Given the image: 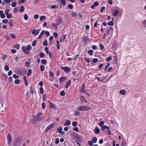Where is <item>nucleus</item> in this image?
I'll use <instances>...</instances> for the list:
<instances>
[{
	"mask_svg": "<svg viewBox=\"0 0 146 146\" xmlns=\"http://www.w3.org/2000/svg\"><path fill=\"white\" fill-rule=\"evenodd\" d=\"M17 73V74L21 75L23 76L25 75L27 72V70L23 68H17L16 69Z\"/></svg>",
	"mask_w": 146,
	"mask_h": 146,
	"instance_id": "1",
	"label": "nucleus"
},
{
	"mask_svg": "<svg viewBox=\"0 0 146 146\" xmlns=\"http://www.w3.org/2000/svg\"><path fill=\"white\" fill-rule=\"evenodd\" d=\"M77 109L79 111H86L90 110L91 108L88 106H80L77 108Z\"/></svg>",
	"mask_w": 146,
	"mask_h": 146,
	"instance_id": "2",
	"label": "nucleus"
},
{
	"mask_svg": "<svg viewBox=\"0 0 146 146\" xmlns=\"http://www.w3.org/2000/svg\"><path fill=\"white\" fill-rule=\"evenodd\" d=\"M32 47L31 45H27L26 47L25 46H23L22 47V49L23 52H25L26 54L28 53L29 52H28L27 50H31Z\"/></svg>",
	"mask_w": 146,
	"mask_h": 146,
	"instance_id": "3",
	"label": "nucleus"
},
{
	"mask_svg": "<svg viewBox=\"0 0 146 146\" xmlns=\"http://www.w3.org/2000/svg\"><path fill=\"white\" fill-rule=\"evenodd\" d=\"M71 136L74 139L78 140L80 138V135L76 132H73L72 133Z\"/></svg>",
	"mask_w": 146,
	"mask_h": 146,
	"instance_id": "4",
	"label": "nucleus"
},
{
	"mask_svg": "<svg viewBox=\"0 0 146 146\" xmlns=\"http://www.w3.org/2000/svg\"><path fill=\"white\" fill-rule=\"evenodd\" d=\"M7 141L8 145H10L12 142L11 137L10 134H8L7 136Z\"/></svg>",
	"mask_w": 146,
	"mask_h": 146,
	"instance_id": "5",
	"label": "nucleus"
},
{
	"mask_svg": "<svg viewBox=\"0 0 146 146\" xmlns=\"http://www.w3.org/2000/svg\"><path fill=\"white\" fill-rule=\"evenodd\" d=\"M40 29H37L36 30L33 29L31 32L32 34L36 36L38 35L40 31Z\"/></svg>",
	"mask_w": 146,
	"mask_h": 146,
	"instance_id": "6",
	"label": "nucleus"
},
{
	"mask_svg": "<svg viewBox=\"0 0 146 146\" xmlns=\"http://www.w3.org/2000/svg\"><path fill=\"white\" fill-rule=\"evenodd\" d=\"M60 69H63L64 72L66 73H68L70 71V68L68 67H61Z\"/></svg>",
	"mask_w": 146,
	"mask_h": 146,
	"instance_id": "7",
	"label": "nucleus"
},
{
	"mask_svg": "<svg viewBox=\"0 0 146 146\" xmlns=\"http://www.w3.org/2000/svg\"><path fill=\"white\" fill-rule=\"evenodd\" d=\"M42 114L41 113H38L36 117V119L37 120L40 121L42 119V117L41 116Z\"/></svg>",
	"mask_w": 146,
	"mask_h": 146,
	"instance_id": "8",
	"label": "nucleus"
},
{
	"mask_svg": "<svg viewBox=\"0 0 146 146\" xmlns=\"http://www.w3.org/2000/svg\"><path fill=\"white\" fill-rule=\"evenodd\" d=\"M19 138H17V139H16L14 140L13 141L12 145H13V146H16L17 144V143L19 142Z\"/></svg>",
	"mask_w": 146,
	"mask_h": 146,
	"instance_id": "9",
	"label": "nucleus"
},
{
	"mask_svg": "<svg viewBox=\"0 0 146 146\" xmlns=\"http://www.w3.org/2000/svg\"><path fill=\"white\" fill-rule=\"evenodd\" d=\"M85 85L84 84H82V88L80 90V92H82L83 93H85L86 92V91L85 90L84 88Z\"/></svg>",
	"mask_w": 146,
	"mask_h": 146,
	"instance_id": "10",
	"label": "nucleus"
},
{
	"mask_svg": "<svg viewBox=\"0 0 146 146\" xmlns=\"http://www.w3.org/2000/svg\"><path fill=\"white\" fill-rule=\"evenodd\" d=\"M98 5L99 3L98 1L95 2L94 3V4L92 5L91 8L92 9H94L95 7L98 6Z\"/></svg>",
	"mask_w": 146,
	"mask_h": 146,
	"instance_id": "11",
	"label": "nucleus"
},
{
	"mask_svg": "<svg viewBox=\"0 0 146 146\" xmlns=\"http://www.w3.org/2000/svg\"><path fill=\"white\" fill-rule=\"evenodd\" d=\"M71 82V81L70 80H68L65 85V88H67L70 85Z\"/></svg>",
	"mask_w": 146,
	"mask_h": 146,
	"instance_id": "12",
	"label": "nucleus"
},
{
	"mask_svg": "<svg viewBox=\"0 0 146 146\" xmlns=\"http://www.w3.org/2000/svg\"><path fill=\"white\" fill-rule=\"evenodd\" d=\"M106 129H109L110 128L108 126L105 125H104L101 127V130L102 131H104Z\"/></svg>",
	"mask_w": 146,
	"mask_h": 146,
	"instance_id": "13",
	"label": "nucleus"
},
{
	"mask_svg": "<svg viewBox=\"0 0 146 146\" xmlns=\"http://www.w3.org/2000/svg\"><path fill=\"white\" fill-rule=\"evenodd\" d=\"M66 35L63 34V36H62L60 38V42H63L64 41L65 39L66 38Z\"/></svg>",
	"mask_w": 146,
	"mask_h": 146,
	"instance_id": "14",
	"label": "nucleus"
},
{
	"mask_svg": "<svg viewBox=\"0 0 146 146\" xmlns=\"http://www.w3.org/2000/svg\"><path fill=\"white\" fill-rule=\"evenodd\" d=\"M63 21V19L62 17H59L58 19V22L57 23L59 25H60Z\"/></svg>",
	"mask_w": 146,
	"mask_h": 146,
	"instance_id": "15",
	"label": "nucleus"
},
{
	"mask_svg": "<svg viewBox=\"0 0 146 146\" xmlns=\"http://www.w3.org/2000/svg\"><path fill=\"white\" fill-rule=\"evenodd\" d=\"M81 101L82 102H84L86 103H87V100L84 98V96H80V98Z\"/></svg>",
	"mask_w": 146,
	"mask_h": 146,
	"instance_id": "16",
	"label": "nucleus"
},
{
	"mask_svg": "<svg viewBox=\"0 0 146 146\" xmlns=\"http://www.w3.org/2000/svg\"><path fill=\"white\" fill-rule=\"evenodd\" d=\"M100 132V129L97 127H96L95 129L94 132L96 134H98Z\"/></svg>",
	"mask_w": 146,
	"mask_h": 146,
	"instance_id": "17",
	"label": "nucleus"
},
{
	"mask_svg": "<svg viewBox=\"0 0 146 146\" xmlns=\"http://www.w3.org/2000/svg\"><path fill=\"white\" fill-rule=\"evenodd\" d=\"M0 16L1 17L2 19H3L5 17V15L3 13V11H0Z\"/></svg>",
	"mask_w": 146,
	"mask_h": 146,
	"instance_id": "18",
	"label": "nucleus"
},
{
	"mask_svg": "<svg viewBox=\"0 0 146 146\" xmlns=\"http://www.w3.org/2000/svg\"><path fill=\"white\" fill-rule=\"evenodd\" d=\"M70 124V121L68 120H66L64 124V125L65 126H68Z\"/></svg>",
	"mask_w": 146,
	"mask_h": 146,
	"instance_id": "19",
	"label": "nucleus"
},
{
	"mask_svg": "<svg viewBox=\"0 0 146 146\" xmlns=\"http://www.w3.org/2000/svg\"><path fill=\"white\" fill-rule=\"evenodd\" d=\"M66 79V78L65 76H63L59 78V82H61V81H63Z\"/></svg>",
	"mask_w": 146,
	"mask_h": 146,
	"instance_id": "20",
	"label": "nucleus"
},
{
	"mask_svg": "<svg viewBox=\"0 0 146 146\" xmlns=\"http://www.w3.org/2000/svg\"><path fill=\"white\" fill-rule=\"evenodd\" d=\"M119 11L117 10H116L115 11L113 12V16L114 17L116 16L118 14Z\"/></svg>",
	"mask_w": 146,
	"mask_h": 146,
	"instance_id": "21",
	"label": "nucleus"
},
{
	"mask_svg": "<svg viewBox=\"0 0 146 146\" xmlns=\"http://www.w3.org/2000/svg\"><path fill=\"white\" fill-rule=\"evenodd\" d=\"M88 36H85L83 37V40L84 42H87V41L88 40Z\"/></svg>",
	"mask_w": 146,
	"mask_h": 146,
	"instance_id": "22",
	"label": "nucleus"
},
{
	"mask_svg": "<svg viewBox=\"0 0 146 146\" xmlns=\"http://www.w3.org/2000/svg\"><path fill=\"white\" fill-rule=\"evenodd\" d=\"M20 45L19 44H16L13 46L14 48L17 49H19L20 48Z\"/></svg>",
	"mask_w": 146,
	"mask_h": 146,
	"instance_id": "23",
	"label": "nucleus"
},
{
	"mask_svg": "<svg viewBox=\"0 0 146 146\" xmlns=\"http://www.w3.org/2000/svg\"><path fill=\"white\" fill-rule=\"evenodd\" d=\"M96 79H97V80L99 82H103V81L104 80V79L103 77H102V79H101L100 78L98 77H96Z\"/></svg>",
	"mask_w": 146,
	"mask_h": 146,
	"instance_id": "24",
	"label": "nucleus"
},
{
	"mask_svg": "<svg viewBox=\"0 0 146 146\" xmlns=\"http://www.w3.org/2000/svg\"><path fill=\"white\" fill-rule=\"evenodd\" d=\"M59 25L57 23L56 24H55L54 23H53L52 24V26L55 29H57L58 28V25Z\"/></svg>",
	"mask_w": 146,
	"mask_h": 146,
	"instance_id": "25",
	"label": "nucleus"
},
{
	"mask_svg": "<svg viewBox=\"0 0 146 146\" xmlns=\"http://www.w3.org/2000/svg\"><path fill=\"white\" fill-rule=\"evenodd\" d=\"M11 0H3V1L2 2V5L4 4L5 3H9L11 2Z\"/></svg>",
	"mask_w": 146,
	"mask_h": 146,
	"instance_id": "26",
	"label": "nucleus"
},
{
	"mask_svg": "<svg viewBox=\"0 0 146 146\" xmlns=\"http://www.w3.org/2000/svg\"><path fill=\"white\" fill-rule=\"evenodd\" d=\"M62 127H60L57 129V131L59 133H61L62 132Z\"/></svg>",
	"mask_w": 146,
	"mask_h": 146,
	"instance_id": "27",
	"label": "nucleus"
},
{
	"mask_svg": "<svg viewBox=\"0 0 146 146\" xmlns=\"http://www.w3.org/2000/svg\"><path fill=\"white\" fill-rule=\"evenodd\" d=\"M80 115V113L78 111H75L74 112V115L75 116L79 115Z\"/></svg>",
	"mask_w": 146,
	"mask_h": 146,
	"instance_id": "28",
	"label": "nucleus"
},
{
	"mask_svg": "<svg viewBox=\"0 0 146 146\" xmlns=\"http://www.w3.org/2000/svg\"><path fill=\"white\" fill-rule=\"evenodd\" d=\"M19 10V11L20 12H21V13L23 12L24 10V7H23V6H21V7Z\"/></svg>",
	"mask_w": 146,
	"mask_h": 146,
	"instance_id": "29",
	"label": "nucleus"
},
{
	"mask_svg": "<svg viewBox=\"0 0 146 146\" xmlns=\"http://www.w3.org/2000/svg\"><path fill=\"white\" fill-rule=\"evenodd\" d=\"M125 91L124 90H122L120 91L119 93H120L122 95H124L125 94Z\"/></svg>",
	"mask_w": 146,
	"mask_h": 146,
	"instance_id": "30",
	"label": "nucleus"
},
{
	"mask_svg": "<svg viewBox=\"0 0 146 146\" xmlns=\"http://www.w3.org/2000/svg\"><path fill=\"white\" fill-rule=\"evenodd\" d=\"M92 141L94 143H96L97 141V138L95 137H93L92 139Z\"/></svg>",
	"mask_w": 146,
	"mask_h": 146,
	"instance_id": "31",
	"label": "nucleus"
},
{
	"mask_svg": "<svg viewBox=\"0 0 146 146\" xmlns=\"http://www.w3.org/2000/svg\"><path fill=\"white\" fill-rule=\"evenodd\" d=\"M7 16V17L8 19H11L12 17V15L11 14L8 13L6 15Z\"/></svg>",
	"mask_w": 146,
	"mask_h": 146,
	"instance_id": "32",
	"label": "nucleus"
},
{
	"mask_svg": "<svg viewBox=\"0 0 146 146\" xmlns=\"http://www.w3.org/2000/svg\"><path fill=\"white\" fill-rule=\"evenodd\" d=\"M41 63L44 65H45L46 63V61L45 59L41 60Z\"/></svg>",
	"mask_w": 146,
	"mask_h": 146,
	"instance_id": "33",
	"label": "nucleus"
},
{
	"mask_svg": "<svg viewBox=\"0 0 146 146\" xmlns=\"http://www.w3.org/2000/svg\"><path fill=\"white\" fill-rule=\"evenodd\" d=\"M40 94H43L44 92V91L43 89V88L41 87H40Z\"/></svg>",
	"mask_w": 146,
	"mask_h": 146,
	"instance_id": "34",
	"label": "nucleus"
},
{
	"mask_svg": "<svg viewBox=\"0 0 146 146\" xmlns=\"http://www.w3.org/2000/svg\"><path fill=\"white\" fill-rule=\"evenodd\" d=\"M93 51L92 50H90L88 51V53L90 55V56H92L93 54Z\"/></svg>",
	"mask_w": 146,
	"mask_h": 146,
	"instance_id": "35",
	"label": "nucleus"
},
{
	"mask_svg": "<svg viewBox=\"0 0 146 146\" xmlns=\"http://www.w3.org/2000/svg\"><path fill=\"white\" fill-rule=\"evenodd\" d=\"M40 70L42 72L44 70V67L42 65H41L40 66Z\"/></svg>",
	"mask_w": 146,
	"mask_h": 146,
	"instance_id": "36",
	"label": "nucleus"
},
{
	"mask_svg": "<svg viewBox=\"0 0 146 146\" xmlns=\"http://www.w3.org/2000/svg\"><path fill=\"white\" fill-rule=\"evenodd\" d=\"M46 17L44 16H42L40 18V21H42L44 20Z\"/></svg>",
	"mask_w": 146,
	"mask_h": 146,
	"instance_id": "37",
	"label": "nucleus"
},
{
	"mask_svg": "<svg viewBox=\"0 0 146 146\" xmlns=\"http://www.w3.org/2000/svg\"><path fill=\"white\" fill-rule=\"evenodd\" d=\"M31 72H32L31 70L30 69H29L28 71L27 74V76H29L31 75Z\"/></svg>",
	"mask_w": 146,
	"mask_h": 146,
	"instance_id": "38",
	"label": "nucleus"
},
{
	"mask_svg": "<svg viewBox=\"0 0 146 146\" xmlns=\"http://www.w3.org/2000/svg\"><path fill=\"white\" fill-rule=\"evenodd\" d=\"M108 25L110 26H113L114 25V23L112 21L109 22L108 23Z\"/></svg>",
	"mask_w": 146,
	"mask_h": 146,
	"instance_id": "39",
	"label": "nucleus"
},
{
	"mask_svg": "<svg viewBox=\"0 0 146 146\" xmlns=\"http://www.w3.org/2000/svg\"><path fill=\"white\" fill-rule=\"evenodd\" d=\"M104 121H101L99 123V125L100 126L102 127L104 125H104Z\"/></svg>",
	"mask_w": 146,
	"mask_h": 146,
	"instance_id": "40",
	"label": "nucleus"
},
{
	"mask_svg": "<svg viewBox=\"0 0 146 146\" xmlns=\"http://www.w3.org/2000/svg\"><path fill=\"white\" fill-rule=\"evenodd\" d=\"M50 107L52 109H54L55 108V106L53 105V104L51 103H50Z\"/></svg>",
	"mask_w": 146,
	"mask_h": 146,
	"instance_id": "41",
	"label": "nucleus"
},
{
	"mask_svg": "<svg viewBox=\"0 0 146 146\" xmlns=\"http://www.w3.org/2000/svg\"><path fill=\"white\" fill-rule=\"evenodd\" d=\"M20 81L19 79H16L15 81V83L16 84H19L20 83Z\"/></svg>",
	"mask_w": 146,
	"mask_h": 146,
	"instance_id": "42",
	"label": "nucleus"
},
{
	"mask_svg": "<svg viewBox=\"0 0 146 146\" xmlns=\"http://www.w3.org/2000/svg\"><path fill=\"white\" fill-rule=\"evenodd\" d=\"M45 54L42 52H40V57L42 58L45 56Z\"/></svg>",
	"mask_w": 146,
	"mask_h": 146,
	"instance_id": "43",
	"label": "nucleus"
},
{
	"mask_svg": "<svg viewBox=\"0 0 146 146\" xmlns=\"http://www.w3.org/2000/svg\"><path fill=\"white\" fill-rule=\"evenodd\" d=\"M65 95V93L64 91H62L60 93V95L61 96H64Z\"/></svg>",
	"mask_w": 146,
	"mask_h": 146,
	"instance_id": "44",
	"label": "nucleus"
},
{
	"mask_svg": "<svg viewBox=\"0 0 146 146\" xmlns=\"http://www.w3.org/2000/svg\"><path fill=\"white\" fill-rule=\"evenodd\" d=\"M36 43V40H34L33 41L32 44V45L33 46H35Z\"/></svg>",
	"mask_w": 146,
	"mask_h": 146,
	"instance_id": "45",
	"label": "nucleus"
},
{
	"mask_svg": "<svg viewBox=\"0 0 146 146\" xmlns=\"http://www.w3.org/2000/svg\"><path fill=\"white\" fill-rule=\"evenodd\" d=\"M43 45L45 46H47V42L46 40H45L44 42H43Z\"/></svg>",
	"mask_w": 146,
	"mask_h": 146,
	"instance_id": "46",
	"label": "nucleus"
},
{
	"mask_svg": "<svg viewBox=\"0 0 146 146\" xmlns=\"http://www.w3.org/2000/svg\"><path fill=\"white\" fill-rule=\"evenodd\" d=\"M71 15L73 17H76L77 16V14L75 12H74L72 13Z\"/></svg>",
	"mask_w": 146,
	"mask_h": 146,
	"instance_id": "47",
	"label": "nucleus"
},
{
	"mask_svg": "<svg viewBox=\"0 0 146 146\" xmlns=\"http://www.w3.org/2000/svg\"><path fill=\"white\" fill-rule=\"evenodd\" d=\"M62 5H65L66 4V1L65 0H60Z\"/></svg>",
	"mask_w": 146,
	"mask_h": 146,
	"instance_id": "48",
	"label": "nucleus"
},
{
	"mask_svg": "<svg viewBox=\"0 0 146 146\" xmlns=\"http://www.w3.org/2000/svg\"><path fill=\"white\" fill-rule=\"evenodd\" d=\"M73 6L72 4H69L68 6V8L70 9H72L73 8Z\"/></svg>",
	"mask_w": 146,
	"mask_h": 146,
	"instance_id": "49",
	"label": "nucleus"
},
{
	"mask_svg": "<svg viewBox=\"0 0 146 146\" xmlns=\"http://www.w3.org/2000/svg\"><path fill=\"white\" fill-rule=\"evenodd\" d=\"M53 35L55 38L57 37L58 36V34L56 32H54L53 33Z\"/></svg>",
	"mask_w": 146,
	"mask_h": 146,
	"instance_id": "50",
	"label": "nucleus"
},
{
	"mask_svg": "<svg viewBox=\"0 0 146 146\" xmlns=\"http://www.w3.org/2000/svg\"><path fill=\"white\" fill-rule=\"evenodd\" d=\"M11 37L13 38H15V35L13 34H10Z\"/></svg>",
	"mask_w": 146,
	"mask_h": 146,
	"instance_id": "51",
	"label": "nucleus"
},
{
	"mask_svg": "<svg viewBox=\"0 0 146 146\" xmlns=\"http://www.w3.org/2000/svg\"><path fill=\"white\" fill-rule=\"evenodd\" d=\"M84 59L85 61H86V62L88 63H89L90 62V59H88L87 57H86L84 58Z\"/></svg>",
	"mask_w": 146,
	"mask_h": 146,
	"instance_id": "52",
	"label": "nucleus"
},
{
	"mask_svg": "<svg viewBox=\"0 0 146 146\" xmlns=\"http://www.w3.org/2000/svg\"><path fill=\"white\" fill-rule=\"evenodd\" d=\"M24 18L25 20H27L28 19V16L27 14H25L24 16Z\"/></svg>",
	"mask_w": 146,
	"mask_h": 146,
	"instance_id": "53",
	"label": "nucleus"
},
{
	"mask_svg": "<svg viewBox=\"0 0 146 146\" xmlns=\"http://www.w3.org/2000/svg\"><path fill=\"white\" fill-rule=\"evenodd\" d=\"M73 130L74 131H76L77 132L79 131L78 128L77 127H75L74 128H73Z\"/></svg>",
	"mask_w": 146,
	"mask_h": 146,
	"instance_id": "54",
	"label": "nucleus"
},
{
	"mask_svg": "<svg viewBox=\"0 0 146 146\" xmlns=\"http://www.w3.org/2000/svg\"><path fill=\"white\" fill-rule=\"evenodd\" d=\"M17 5V4L15 2H13L11 4V6L13 7H15Z\"/></svg>",
	"mask_w": 146,
	"mask_h": 146,
	"instance_id": "55",
	"label": "nucleus"
},
{
	"mask_svg": "<svg viewBox=\"0 0 146 146\" xmlns=\"http://www.w3.org/2000/svg\"><path fill=\"white\" fill-rule=\"evenodd\" d=\"M93 142L92 141H88V143L90 146H92L93 145Z\"/></svg>",
	"mask_w": 146,
	"mask_h": 146,
	"instance_id": "56",
	"label": "nucleus"
},
{
	"mask_svg": "<svg viewBox=\"0 0 146 146\" xmlns=\"http://www.w3.org/2000/svg\"><path fill=\"white\" fill-rule=\"evenodd\" d=\"M93 61L94 63H96L98 61V59L97 58H93Z\"/></svg>",
	"mask_w": 146,
	"mask_h": 146,
	"instance_id": "57",
	"label": "nucleus"
},
{
	"mask_svg": "<svg viewBox=\"0 0 146 146\" xmlns=\"http://www.w3.org/2000/svg\"><path fill=\"white\" fill-rule=\"evenodd\" d=\"M4 69L6 71H8L9 70V68L8 66L7 65H5L4 67Z\"/></svg>",
	"mask_w": 146,
	"mask_h": 146,
	"instance_id": "58",
	"label": "nucleus"
},
{
	"mask_svg": "<svg viewBox=\"0 0 146 146\" xmlns=\"http://www.w3.org/2000/svg\"><path fill=\"white\" fill-rule=\"evenodd\" d=\"M72 125L73 126H76L77 125V123L76 122V121H73L72 122Z\"/></svg>",
	"mask_w": 146,
	"mask_h": 146,
	"instance_id": "59",
	"label": "nucleus"
},
{
	"mask_svg": "<svg viewBox=\"0 0 146 146\" xmlns=\"http://www.w3.org/2000/svg\"><path fill=\"white\" fill-rule=\"evenodd\" d=\"M42 108L43 109H44L46 107V105L45 104V103L44 102H42Z\"/></svg>",
	"mask_w": 146,
	"mask_h": 146,
	"instance_id": "60",
	"label": "nucleus"
},
{
	"mask_svg": "<svg viewBox=\"0 0 146 146\" xmlns=\"http://www.w3.org/2000/svg\"><path fill=\"white\" fill-rule=\"evenodd\" d=\"M105 9V7L104 6L102 7L100 9V11L102 13L103 12Z\"/></svg>",
	"mask_w": 146,
	"mask_h": 146,
	"instance_id": "61",
	"label": "nucleus"
},
{
	"mask_svg": "<svg viewBox=\"0 0 146 146\" xmlns=\"http://www.w3.org/2000/svg\"><path fill=\"white\" fill-rule=\"evenodd\" d=\"M126 145V141H123L121 144L122 146H125Z\"/></svg>",
	"mask_w": 146,
	"mask_h": 146,
	"instance_id": "62",
	"label": "nucleus"
},
{
	"mask_svg": "<svg viewBox=\"0 0 146 146\" xmlns=\"http://www.w3.org/2000/svg\"><path fill=\"white\" fill-rule=\"evenodd\" d=\"M112 59V58L111 56H109L106 58V60L108 61L111 60Z\"/></svg>",
	"mask_w": 146,
	"mask_h": 146,
	"instance_id": "63",
	"label": "nucleus"
},
{
	"mask_svg": "<svg viewBox=\"0 0 146 146\" xmlns=\"http://www.w3.org/2000/svg\"><path fill=\"white\" fill-rule=\"evenodd\" d=\"M30 63L29 62H25V65L27 67H29V66Z\"/></svg>",
	"mask_w": 146,
	"mask_h": 146,
	"instance_id": "64",
	"label": "nucleus"
}]
</instances>
